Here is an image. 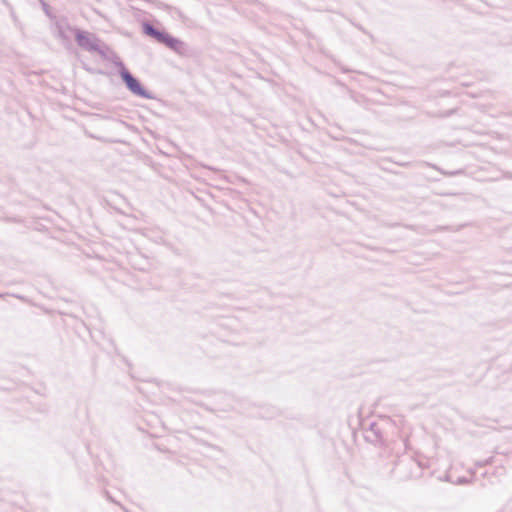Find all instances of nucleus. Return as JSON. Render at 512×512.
Listing matches in <instances>:
<instances>
[{
    "instance_id": "obj_1",
    "label": "nucleus",
    "mask_w": 512,
    "mask_h": 512,
    "mask_svg": "<svg viewBox=\"0 0 512 512\" xmlns=\"http://www.w3.org/2000/svg\"><path fill=\"white\" fill-rule=\"evenodd\" d=\"M143 29L147 35L153 37L158 42L166 45L169 48L177 49L181 44V42L178 39L173 38L168 33L161 32V31L154 29L150 24H147V23L144 24Z\"/></svg>"
},
{
    "instance_id": "obj_2",
    "label": "nucleus",
    "mask_w": 512,
    "mask_h": 512,
    "mask_svg": "<svg viewBox=\"0 0 512 512\" xmlns=\"http://www.w3.org/2000/svg\"><path fill=\"white\" fill-rule=\"evenodd\" d=\"M123 81L127 87L134 93L140 96H145V91L137 79H135L128 71L121 73Z\"/></svg>"
},
{
    "instance_id": "obj_3",
    "label": "nucleus",
    "mask_w": 512,
    "mask_h": 512,
    "mask_svg": "<svg viewBox=\"0 0 512 512\" xmlns=\"http://www.w3.org/2000/svg\"><path fill=\"white\" fill-rule=\"evenodd\" d=\"M76 39L78 44L81 46H88L91 44V36L88 33H78Z\"/></svg>"
}]
</instances>
